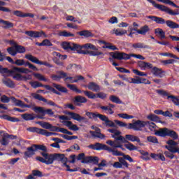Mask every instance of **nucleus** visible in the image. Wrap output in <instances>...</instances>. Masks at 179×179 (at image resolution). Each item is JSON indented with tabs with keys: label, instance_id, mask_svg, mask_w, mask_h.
<instances>
[{
	"label": "nucleus",
	"instance_id": "62",
	"mask_svg": "<svg viewBox=\"0 0 179 179\" xmlns=\"http://www.w3.org/2000/svg\"><path fill=\"white\" fill-rule=\"evenodd\" d=\"M115 122L117 124V125H119V127L127 128V129H128V128L129 127V124H127L124 122L115 120Z\"/></svg>",
	"mask_w": 179,
	"mask_h": 179
},
{
	"label": "nucleus",
	"instance_id": "25",
	"mask_svg": "<svg viewBox=\"0 0 179 179\" xmlns=\"http://www.w3.org/2000/svg\"><path fill=\"white\" fill-rule=\"evenodd\" d=\"M90 134L94 139H96V138H98L99 139H104V138H106V136L101 134V130L96 131H90Z\"/></svg>",
	"mask_w": 179,
	"mask_h": 179
},
{
	"label": "nucleus",
	"instance_id": "38",
	"mask_svg": "<svg viewBox=\"0 0 179 179\" xmlns=\"http://www.w3.org/2000/svg\"><path fill=\"white\" fill-rule=\"evenodd\" d=\"M88 89L92 90V92H99L100 90V86L96 83H90L88 85Z\"/></svg>",
	"mask_w": 179,
	"mask_h": 179
},
{
	"label": "nucleus",
	"instance_id": "48",
	"mask_svg": "<svg viewBox=\"0 0 179 179\" xmlns=\"http://www.w3.org/2000/svg\"><path fill=\"white\" fill-rule=\"evenodd\" d=\"M52 86L59 90V92H62V93H68V90L66 87H62L61 85L54 83Z\"/></svg>",
	"mask_w": 179,
	"mask_h": 179
},
{
	"label": "nucleus",
	"instance_id": "59",
	"mask_svg": "<svg viewBox=\"0 0 179 179\" xmlns=\"http://www.w3.org/2000/svg\"><path fill=\"white\" fill-rule=\"evenodd\" d=\"M67 87H69L70 90H72L73 92H76V93H82V91L78 89V87H76V85H75L68 84Z\"/></svg>",
	"mask_w": 179,
	"mask_h": 179
},
{
	"label": "nucleus",
	"instance_id": "36",
	"mask_svg": "<svg viewBox=\"0 0 179 179\" xmlns=\"http://www.w3.org/2000/svg\"><path fill=\"white\" fill-rule=\"evenodd\" d=\"M21 117L24 121H33L35 118H37V116H34V114L25 113L21 115Z\"/></svg>",
	"mask_w": 179,
	"mask_h": 179
},
{
	"label": "nucleus",
	"instance_id": "55",
	"mask_svg": "<svg viewBox=\"0 0 179 179\" xmlns=\"http://www.w3.org/2000/svg\"><path fill=\"white\" fill-rule=\"evenodd\" d=\"M117 115L120 118H123V120H132V118H134V115H128L127 113H119Z\"/></svg>",
	"mask_w": 179,
	"mask_h": 179
},
{
	"label": "nucleus",
	"instance_id": "49",
	"mask_svg": "<svg viewBox=\"0 0 179 179\" xmlns=\"http://www.w3.org/2000/svg\"><path fill=\"white\" fill-rule=\"evenodd\" d=\"M136 31L138 34H142L143 36H145V34H146V33H148V31H149V27L145 25V26L141 27L140 29L136 30Z\"/></svg>",
	"mask_w": 179,
	"mask_h": 179
},
{
	"label": "nucleus",
	"instance_id": "34",
	"mask_svg": "<svg viewBox=\"0 0 179 179\" xmlns=\"http://www.w3.org/2000/svg\"><path fill=\"white\" fill-rule=\"evenodd\" d=\"M0 24H3V29H12L13 27V23L0 19Z\"/></svg>",
	"mask_w": 179,
	"mask_h": 179
},
{
	"label": "nucleus",
	"instance_id": "47",
	"mask_svg": "<svg viewBox=\"0 0 179 179\" xmlns=\"http://www.w3.org/2000/svg\"><path fill=\"white\" fill-rule=\"evenodd\" d=\"M5 5H6V3H5V1H0V10H1V12H6L7 13H10L12 10L6 7H3L5 6Z\"/></svg>",
	"mask_w": 179,
	"mask_h": 179
},
{
	"label": "nucleus",
	"instance_id": "40",
	"mask_svg": "<svg viewBox=\"0 0 179 179\" xmlns=\"http://www.w3.org/2000/svg\"><path fill=\"white\" fill-rule=\"evenodd\" d=\"M148 120H150V121H154L155 122H161V124H164V122L160 121V118L156 115H149L147 116Z\"/></svg>",
	"mask_w": 179,
	"mask_h": 179
},
{
	"label": "nucleus",
	"instance_id": "31",
	"mask_svg": "<svg viewBox=\"0 0 179 179\" xmlns=\"http://www.w3.org/2000/svg\"><path fill=\"white\" fill-rule=\"evenodd\" d=\"M33 148H34L36 152H37V150H41L42 152H41V153H47L48 152L47 147L43 145L34 144Z\"/></svg>",
	"mask_w": 179,
	"mask_h": 179
},
{
	"label": "nucleus",
	"instance_id": "6",
	"mask_svg": "<svg viewBox=\"0 0 179 179\" xmlns=\"http://www.w3.org/2000/svg\"><path fill=\"white\" fill-rule=\"evenodd\" d=\"M62 48H64L66 51H76L79 54V51L82 47L80 45L71 43V42H62L61 43Z\"/></svg>",
	"mask_w": 179,
	"mask_h": 179
},
{
	"label": "nucleus",
	"instance_id": "4",
	"mask_svg": "<svg viewBox=\"0 0 179 179\" xmlns=\"http://www.w3.org/2000/svg\"><path fill=\"white\" fill-rule=\"evenodd\" d=\"M33 111H34V113H39L40 115H36V118H39V120H44L45 114L50 115V117L54 115V111H52V109H45L41 106L34 107Z\"/></svg>",
	"mask_w": 179,
	"mask_h": 179
},
{
	"label": "nucleus",
	"instance_id": "39",
	"mask_svg": "<svg viewBox=\"0 0 179 179\" xmlns=\"http://www.w3.org/2000/svg\"><path fill=\"white\" fill-rule=\"evenodd\" d=\"M165 23L169 29H179V24L173 21L166 20Z\"/></svg>",
	"mask_w": 179,
	"mask_h": 179
},
{
	"label": "nucleus",
	"instance_id": "17",
	"mask_svg": "<svg viewBox=\"0 0 179 179\" xmlns=\"http://www.w3.org/2000/svg\"><path fill=\"white\" fill-rule=\"evenodd\" d=\"M115 108V105L113 103H108V106H100L101 110H103L106 113V114H108L111 115L114 113L113 108Z\"/></svg>",
	"mask_w": 179,
	"mask_h": 179
},
{
	"label": "nucleus",
	"instance_id": "1",
	"mask_svg": "<svg viewBox=\"0 0 179 179\" xmlns=\"http://www.w3.org/2000/svg\"><path fill=\"white\" fill-rule=\"evenodd\" d=\"M151 1H149L150 3H152L155 8H157V9H159V10H162V12H165V13H168V15H171V16H177V15H179L178 10L173 11V10L169 8V7L163 6L162 4H157L156 3V1L153 0H150ZM159 2H162L163 3H166L167 5H171V6H173L174 8H179L178 6H177L174 2L170 1V0H157Z\"/></svg>",
	"mask_w": 179,
	"mask_h": 179
},
{
	"label": "nucleus",
	"instance_id": "7",
	"mask_svg": "<svg viewBox=\"0 0 179 179\" xmlns=\"http://www.w3.org/2000/svg\"><path fill=\"white\" fill-rule=\"evenodd\" d=\"M124 142H128V140H127V138H125L124 136H119L117 137V138H115V141H106V144L109 145L110 146H111L112 149H115V150H117V148H122V143H124Z\"/></svg>",
	"mask_w": 179,
	"mask_h": 179
},
{
	"label": "nucleus",
	"instance_id": "21",
	"mask_svg": "<svg viewBox=\"0 0 179 179\" xmlns=\"http://www.w3.org/2000/svg\"><path fill=\"white\" fill-rule=\"evenodd\" d=\"M52 79L53 80H61V79H65L66 78V73L59 71L56 73L55 75L51 76Z\"/></svg>",
	"mask_w": 179,
	"mask_h": 179
},
{
	"label": "nucleus",
	"instance_id": "8",
	"mask_svg": "<svg viewBox=\"0 0 179 179\" xmlns=\"http://www.w3.org/2000/svg\"><path fill=\"white\" fill-rule=\"evenodd\" d=\"M87 148H89V149H92V150H107V152H108L109 153H113L114 150V149H112L108 145L100 143L90 144L87 146Z\"/></svg>",
	"mask_w": 179,
	"mask_h": 179
},
{
	"label": "nucleus",
	"instance_id": "15",
	"mask_svg": "<svg viewBox=\"0 0 179 179\" xmlns=\"http://www.w3.org/2000/svg\"><path fill=\"white\" fill-rule=\"evenodd\" d=\"M78 54H84V55H92V57H97L99 55H103V52H97V51H93V50H83L82 48H80V50L78 52Z\"/></svg>",
	"mask_w": 179,
	"mask_h": 179
},
{
	"label": "nucleus",
	"instance_id": "44",
	"mask_svg": "<svg viewBox=\"0 0 179 179\" xmlns=\"http://www.w3.org/2000/svg\"><path fill=\"white\" fill-rule=\"evenodd\" d=\"M74 103H87V99L80 95H78L75 96Z\"/></svg>",
	"mask_w": 179,
	"mask_h": 179
},
{
	"label": "nucleus",
	"instance_id": "41",
	"mask_svg": "<svg viewBox=\"0 0 179 179\" xmlns=\"http://www.w3.org/2000/svg\"><path fill=\"white\" fill-rule=\"evenodd\" d=\"M109 100L112 101V103H115L116 104H122V101L115 95H110L109 96Z\"/></svg>",
	"mask_w": 179,
	"mask_h": 179
},
{
	"label": "nucleus",
	"instance_id": "54",
	"mask_svg": "<svg viewBox=\"0 0 179 179\" xmlns=\"http://www.w3.org/2000/svg\"><path fill=\"white\" fill-rule=\"evenodd\" d=\"M145 122H148L146 124V127H148V129L150 131H156V128H157V126L156 125V124L149 121H145Z\"/></svg>",
	"mask_w": 179,
	"mask_h": 179
},
{
	"label": "nucleus",
	"instance_id": "61",
	"mask_svg": "<svg viewBox=\"0 0 179 179\" xmlns=\"http://www.w3.org/2000/svg\"><path fill=\"white\" fill-rule=\"evenodd\" d=\"M52 55L53 57H58L59 59H66V58H68V56L66 55H62L61 53L57 52H52Z\"/></svg>",
	"mask_w": 179,
	"mask_h": 179
},
{
	"label": "nucleus",
	"instance_id": "64",
	"mask_svg": "<svg viewBox=\"0 0 179 179\" xmlns=\"http://www.w3.org/2000/svg\"><path fill=\"white\" fill-rule=\"evenodd\" d=\"M119 162H120V164H122V166H124V167H126L127 169H128V167H129V164H128V162H127V161H125L124 157H119Z\"/></svg>",
	"mask_w": 179,
	"mask_h": 179
},
{
	"label": "nucleus",
	"instance_id": "50",
	"mask_svg": "<svg viewBox=\"0 0 179 179\" xmlns=\"http://www.w3.org/2000/svg\"><path fill=\"white\" fill-rule=\"evenodd\" d=\"M127 30H122L120 29H113V34H115L116 36H124V34H127Z\"/></svg>",
	"mask_w": 179,
	"mask_h": 179
},
{
	"label": "nucleus",
	"instance_id": "35",
	"mask_svg": "<svg viewBox=\"0 0 179 179\" xmlns=\"http://www.w3.org/2000/svg\"><path fill=\"white\" fill-rule=\"evenodd\" d=\"M155 34L160 38V40H163L166 38V32L163 31L162 29L157 28L155 29Z\"/></svg>",
	"mask_w": 179,
	"mask_h": 179
},
{
	"label": "nucleus",
	"instance_id": "20",
	"mask_svg": "<svg viewBox=\"0 0 179 179\" xmlns=\"http://www.w3.org/2000/svg\"><path fill=\"white\" fill-rule=\"evenodd\" d=\"M25 58L33 62L34 64H37L38 65H47V62H40L37 57L31 55H26Z\"/></svg>",
	"mask_w": 179,
	"mask_h": 179
},
{
	"label": "nucleus",
	"instance_id": "53",
	"mask_svg": "<svg viewBox=\"0 0 179 179\" xmlns=\"http://www.w3.org/2000/svg\"><path fill=\"white\" fill-rule=\"evenodd\" d=\"M59 36L61 37H75V34L68 32L66 31H63L59 33Z\"/></svg>",
	"mask_w": 179,
	"mask_h": 179
},
{
	"label": "nucleus",
	"instance_id": "11",
	"mask_svg": "<svg viewBox=\"0 0 179 179\" xmlns=\"http://www.w3.org/2000/svg\"><path fill=\"white\" fill-rule=\"evenodd\" d=\"M53 159H54V162L55 160H57V162H61L62 163V167L69 168V165L66 164L68 163V158L65 157V155L55 153L53 154Z\"/></svg>",
	"mask_w": 179,
	"mask_h": 179
},
{
	"label": "nucleus",
	"instance_id": "27",
	"mask_svg": "<svg viewBox=\"0 0 179 179\" xmlns=\"http://www.w3.org/2000/svg\"><path fill=\"white\" fill-rule=\"evenodd\" d=\"M138 66L142 71H145V69H151V68H153V64L149 62H139Z\"/></svg>",
	"mask_w": 179,
	"mask_h": 179
},
{
	"label": "nucleus",
	"instance_id": "42",
	"mask_svg": "<svg viewBox=\"0 0 179 179\" xmlns=\"http://www.w3.org/2000/svg\"><path fill=\"white\" fill-rule=\"evenodd\" d=\"M138 152L139 153H141V155H142L141 159H142L143 160H145L146 162H148V160H150V157H149L148 152H146L145 150H138Z\"/></svg>",
	"mask_w": 179,
	"mask_h": 179
},
{
	"label": "nucleus",
	"instance_id": "33",
	"mask_svg": "<svg viewBox=\"0 0 179 179\" xmlns=\"http://www.w3.org/2000/svg\"><path fill=\"white\" fill-rule=\"evenodd\" d=\"M78 34H79L81 36L85 37V38H88L89 37H94V34L92 33V31L89 30H83L81 31L78 32Z\"/></svg>",
	"mask_w": 179,
	"mask_h": 179
},
{
	"label": "nucleus",
	"instance_id": "5",
	"mask_svg": "<svg viewBox=\"0 0 179 179\" xmlns=\"http://www.w3.org/2000/svg\"><path fill=\"white\" fill-rule=\"evenodd\" d=\"M41 157H37L36 160L41 162V163H44L45 164H52L54 163V154H48V152H41Z\"/></svg>",
	"mask_w": 179,
	"mask_h": 179
},
{
	"label": "nucleus",
	"instance_id": "52",
	"mask_svg": "<svg viewBox=\"0 0 179 179\" xmlns=\"http://www.w3.org/2000/svg\"><path fill=\"white\" fill-rule=\"evenodd\" d=\"M7 52L10 55H12L13 57H15L16 54H17L16 51V46H11L8 48H7Z\"/></svg>",
	"mask_w": 179,
	"mask_h": 179
},
{
	"label": "nucleus",
	"instance_id": "43",
	"mask_svg": "<svg viewBox=\"0 0 179 179\" xmlns=\"http://www.w3.org/2000/svg\"><path fill=\"white\" fill-rule=\"evenodd\" d=\"M124 143H126L124 144V147L126 148V149H128V150H138V148L129 141H127V142H124Z\"/></svg>",
	"mask_w": 179,
	"mask_h": 179
},
{
	"label": "nucleus",
	"instance_id": "46",
	"mask_svg": "<svg viewBox=\"0 0 179 179\" xmlns=\"http://www.w3.org/2000/svg\"><path fill=\"white\" fill-rule=\"evenodd\" d=\"M81 47V50L83 48H85L87 50H94V51H97V47H96L95 45H94L92 43H86L83 45H80Z\"/></svg>",
	"mask_w": 179,
	"mask_h": 179
},
{
	"label": "nucleus",
	"instance_id": "3",
	"mask_svg": "<svg viewBox=\"0 0 179 179\" xmlns=\"http://www.w3.org/2000/svg\"><path fill=\"white\" fill-rule=\"evenodd\" d=\"M155 135L157 136H161L162 138H166V136H169L172 138L174 141L178 139V134L174 130L170 129L169 128H161L155 132Z\"/></svg>",
	"mask_w": 179,
	"mask_h": 179
},
{
	"label": "nucleus",
	"instance_id": "58",
	"mask_svg": "<svg viewBox=\"0 0 179 179\" xmlns=\"http://www.w3.org/2000/svg\"><path fill=\"white\" fill-rule=\"evenodd\" d=\"M34 76L38 79V80H43V82H48V79L44 78V76L41 73H34Z\"/></svg>",
	"mask_w": 179,
	"mask_h": 179
},
{
	"label": "nucleus",
	"instance_id": "2",
	"mask_svg": "<svg viewBox=\"0 0 179 179\" xmlns=\"http://www.w3.org/2000/svg\"><path fill=\"white\" fill-rule=\"evenodd\" d=\"M110 57H113L114 59H129V58H131V57H134V58H136L137 59H141V60H145V57H143V56H142L141 55H136V54H126V53H120L118 52H110Z\"/></svg>",
	"mask_w": 179,
	"mask_h": 179
},
{
	"label": "nucleus",
	"instance_id": "23",
	"mask_svg": "<svg viewBox=\"0 0 179 179\" xmlns=\"http://www.w3.org/2000/svg\"><path fill=\"white\" fill-rule=\"evenodd\" d=\"M100 120L103 121L106 127H110L111 128H115V123L114 122L108 120V117L106 115H102L100 116Z\"/></svg>",
	"mask_w": 179,
	"mask_h": 179
},
{
	"label": "nucleus",
	"instance_id": "24",
	"mask_svg": "<svg viewBox=\"0 0 179 179\" xmlns=\"http://www.w3.org/2000/svg\"><path fill=\"white\" fill-rule=\"evenodd\" d=\"M62 124L65 125V127H67L71 131H79V127H78V125L73 124L71 121H63Z\"/></svg>",
	"mask_w": 179,
	"mask_h": 179
},
{
	"label": "nucleus",
	"instance_id": "30",
	"mask_svg": "<svg viewBox=\"0 0 179 179\" xmlns=\"http://www.w3.org/2000/svg\"><path fill=\"white\" fill-rule=\"evenodd\" d=\"M34 152H36V148L33 147H29L27 148V151L24 152L25 157H31V156L34 155Z\"/></svg>",
	"mask_w": 179,
	"mask_h": 179
},
{
	"label": "nucleus",
	"instance_id": "10",
	"mask_svg": "<svg viewBox=\"0 0 179 179\" xmlns=\"http://www.w3.org/2000/svg\"><path fill=\"white\" fill-rule=\"evenodd\" d=\"M166 145H165V148L169 152H171V153H178V155H179V147H177L178 143L171 139L166 141Z\"/></svg>",
	"mask_w": 179,
	"mask_h": 179
},
{
	"label": "nucleus",
	"instance_id": "56",
	"mask_svg": "<svg viewBox=\"0 0 179 179\" xmlns=\"http://www.w3.org/2000/svg\"><path fill=\"white\" fill-rule=\"evenodd\" d=\"M132 48H149V46L144 45L142 43H134L132 44Z\"/></svg>",
	"mask_w": 179,
	"mask_h": 179
},
{
	"label": "nucleus",
	"instance_id": "45",
	"mask_svg": "<svg viewBox=\"0 0 179 179\" xmlns=\"http://www.w3.org/2000/svg\"><path fill=\"white\" fill-rule=\"evenodd\" d=\"M27 131L29 132H36V134H40L41 135H43V129H38L37 127H28L27 128Z\"/></svg>",
	"mask_w": 179,
	"mask_h": 179
},
{
	"label": "nucleus",
	"instance_id": "12",
	"mask_svg": "<svg viewBox=\"0 0 179 179\" xmlns=\"http://www.w3.org/2000/svg\"><path fill=\"white\" fill-rule=\"evenodd\" d=\"M31 96L36 100H39V101H43V103H47V104H48L49 106H52L53 107H58V105L54 103V101H48L45 98L43 97V96L38 94L33 93L31 94Z\"/></svg>",
	"mask_w": 179,
	"mask_h": 179
},
{
	"label": "nucleus",
	"instance_id": "28",
	"mask_svg": "<svg viewBox=\"0 0 179 179\" xmlns=\"http://www.w3.org/2000/svg\"><path fill=\"white\" fill-rule=\"evenodd\" d=\"M85 115L90 120H94L96 121L97 118H99L100 120V116L102 115L99 113L86 112Z\"/></svg>",
	"mask_w": 179,
	"mask_h": 179
},
{
	"label": "nucleus",
	"instance_id": "37",
	"mask_svg": "<svg viewBox=\"0 0 179 179\" xmlns=\"http://www.w3.org/2000/svg\"><path fill=\"white\" fill-rule=\"evenodd\" d=\"M1 82L7 87H13L15 86L13 81L9 78H4L1 80Z\"/></svg>",
	"mask_w": 179,
	"mask_h": 179
},
{
	"label": "nucleus",
	"instance_id": "32",
	"mask_svg": "<svg viewBox=\"0 0 179 179\" xmlns=\"http://www.w3.org/2000/svg\"><path fill=\"white\" fill-rule=\"evenodd\" d=\"M146 82V78H141L138 76H136L134 78H132L131 83L134 85H141L142 83H145Z\"/></svg>",
	"mask_w": 179,
	"mask_h": 179
},
{
	"label": "nucleus",
	"instance_id": "19",
	"mask_svg": "<svg viewBox=\"0 0 179 179\" xmlns=\"http://www.w3.org/2000/svg\"><path fill=\"white\" fill-rule=\"evenodd\" d=\"M67 115H69L72 120L75 121H78V122H81V121H86V117L80 116V115L78 113H75L73 112H68Z\"/></svg>",
	"mask_w": 179,
	"mask_h": 179
},
{
	"label": "nucleus",
	"instance_id": "60",
	"mask_svg": "<svg viewBox=\"0 0 179 179\" xmlns=\"http://www.w3.org/2000/svg\"><path fill=\"white\" fill-rule=\"evenodd\" d=\"M15 50L17 51V54H23L24 52H26V48L19 45H15Z\"/></svg>",
	"mask_w": 179,
	"mask_h": 179
},
{
	"label": "nucleus",
	"instance_id": "63",
	"mask_svg": "<svg viewBox=\"0 0 179 179\" xmlns=\"http://www.w3.org/2000/svg\"><path fill=\"white\" fill-rule=\"evenodd\" d=\"M88 99H96V94L90 91H83Z\"/></svg>",
	"mask_w": 179,
	"mask_h": 179
},
{
	"label": "nucleus",
	"instance_id": "26",
	"mask_svg": "<svg viewBox=\"0 0 179 179\" xmlns=\"http://www.w3.org/2000/svg\"><path fill=\"white\" fill-rule=\"evenodd\" d=\"M13 15H15V16H17L18 17H34V14L23 13L20 10L14 11Z\"/></svg>",
	"mask_w": 179,
	"mask_h": 179
},
{
	"label": "nucleus",
	"instance_id": "16",
	"mask_svg": "<svg viewBox=\"0 0 179 179\" xmlns=\"http://www.w3.org/2000/svg\"><path fill=\"white\" fill-rule=\"evenodd\" d=\"M151 73H152L154 76H157L158 78H163V76H164V71L162 69L156 66L153 67V66L152 68H151Z\"/></svg>",
	"mask_w": 179,
	"mask_h": 179
},
{
	"label": "nucleus",
	"instance_id": "22",
	"mask_svg": "<svg viewBox=\"0 0 179 179\" xmlns=\"http://www.w3.org/2000/svg\"><path fill=\"white\" fill-rule=\"evenodd\" d=\"M126 141H130V142H137V143H139L140 146H143V143H141V138L138 137L137 136H134L132 134H127L125 136Z\"/></svg>",
	"mask_w": 179,
	"mask_h": 179
},
{
	"label": "nucleus",
	"instance_id": "29",
	"mask_svg": "<svg viewBox=\"0 0 179 179\" xmlns=\"http://www.w3.org/2000/svg\"><path fill=\"white\" fill-rule=\"evenodd\" d=\"M148 19H150L153 22H156L158 24H164V23H166V20L162 17L150 15L148 17Z\"/></svg>",
	"mask_w": 179,
	"mask_h": 179
},
{
	"label": "nucleus",
	"instance_id": "9",
	"mask_svg": "<svg viewBox=\"0 0 179 179\" xmlns=\"http://www.w3.org/2000/svg\"><path fill=\"white\" fill-rule=\"evenodd\" d=\"M148 122L143 120H137L133 123H129L128 129H133L134 131H142L143 128L146 127Z\"/></svg>",
	"mask_w": 179,
	"mask_h": 179
},
{
	"label": "nucleus",
	"instance_id": "18",
	"mask_svg": "<svg viewBox=\"0 0 179 179\" xmlns=\"http://www.w3.org/2000/svg\"><path fill=\"white\" fill-rule=\"evenodd\" d=\"M112 155L113 156H122V157H124L125 160H128V162H129L130 163L134 162V159H132V157H131V156L127 155L123 152L118 151L117 150L113 149Z\"/></svg>",
	"mask_w": 179,
	"mask_h": 179
},
{
	"label": "nucleus",
	"instance_id": "13",
	"mask_svg": "<svg viewBox=\"0 0 179 179\" xmlns=\"http://www.w3.org/2000/svg\"><path fill=\"white\" fill-rule=\"evenodd\" d=\"M25 34H27V36H29V37H34V38H37L38 37H41L42 36H44V37H47V35H45V33H44L43 31H25Z\"/></svg>",
	"mask_w": 179,
	"mask_h": 179
},
{
	"label": "nucleus",
	"instance_id": "51",
	"mask_svg": "<svg viewBox=\"0 0 179 179\" xmlns=\"http://www.w3.org/2000/svg\"><path fill=\"white\" fill-rule=\"evenodd\" d=\"M3 120H7V121H11V122H19V119L13 117H10L8 115H4L2 116Z\"/></svg>",
	"mask_w": 179,
	"mask_h": 179
},
{
	"label": "nucleus",
	"instance_id": "57",
	"mask_svg": "<svg viewBox=\"0 0 179 179\" xmlns=\"http://www.w3.org/2000/svg\"><path fill=\"white\" fill-rule=\"evenodd\" d=\"M11 100L12 101L14 102V103L15 104V106L17 107H23L24 103H23L22 101L19 100V99H16V98L15 97H11Z\"/></svg>",
	"mask_w": 179,
	"mask_h": 179
},
{
	"label": "nucleus",
	"instance_id": "14",
	"mask_svg": "<svg viewBox=\"0 0 179 179\" xmlns=\"http://www.w3.org/2000/svg\"><path fill=\"white\" fill-rule=\"evenodd\" d=\"M100 159L98 157L94 156H89L85 157V159L83 161H81V163L83 164H88V163H93L94 164H99V161Z\"/></svg>",
	"mask_w": 179,
	"mask_h": 179
}]
</instances>
